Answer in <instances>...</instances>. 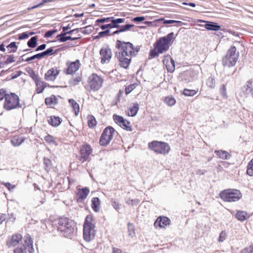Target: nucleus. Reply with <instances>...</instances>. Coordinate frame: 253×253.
Returning <instances> with one entry per match:
<instances>
[{"label":"nucleus","mask_w":253,"mask_h":253,"mask_svg":"<svg viewBox=\"0 0 253 253\" xmlns=\"http://www.w3.org/2000/svg\"><path fill=\"white\" fill-rule=\"evenodd\" d=\"M15 61L14 56L13 55H11L8 56L7 59L6 60L5 63L6 64H9Z\"/></svg>","instance_id":"60"},{"label":"nucleus","mask_w":253,"mask_h":253,"mask_svg":"<svg viewBox=\"0 0 253 253\" xmlns=\"http://www.w3.org/2000/svg\"><path fill=\"white\" fill-rule=\"evenodd\" d=\"M37 37H32L27 42V45L29 47L34 48L37 45Z\"/></svg>","instance_id":"33"},{"label":"nucleus","mask_w":253,"mask_h":253,"mask_svg":"<svg viewBox=\"0 0 253 253\" xmlns=\"http://www.w3.org/2000/svg\"><path fill=\"white\" fill-rule=\"evenodd\" d=\"M113 119L115 121V122L120 126H121V125L124 123L123 122L125 121V119H124L123 117L122 116L117 115H113Z\"/></svg>","instance_id":"40"},{"label":"nucleus","mask_w":253,"mask_h":253,"mask_svg":"<svg viewBox=\"0 0 253 253\" xmlns=\"http://www.w3.org/2000/svg\"><path fill=\"white\" fill-rule=\"evenodd\" d=\"M89 193V190L87 187L78 189L76 194L77 202H82L86 198Z\"/></svg>","instance_id":"19"},{"label":"nucleus","mask_w":253,"mask_h":253,"mask_svg":"<svg viewBox=\"0 0 253 253\" xmlns=\"http://www.w3.org/2000/svg\"><path fill=\"white\" fill-rule=\"evenodd\" d=\"M247 173L250 176L253 175V159L248 163Z\"/></svg>","instance_id":"39"},{"label":"nucleus","mask_w":253,"mask_h":253,"mask_svg":"<svg viewBox=\"0 0 253 253\" xmlns=\"http://www.w3.org/2000/svg\"><path fill=\"white\" fill-rule=\"evenodd\" d=\"M22 236L19 234L13 235L10 240L7 242V246L8 248L18 246L20 244V241H22Z\"/></svg>","instance_id":"20"},{"label":"nucleus","mask_w":253,"mask_h":253,"mask_svg":"<svg viewBox=\"0 0 253 253\" xmlns=\"http://www.w3.org/2000/svg\"><path fill=\"white\" fill-rule=\"evenodd\" d=\"M54 0H42V2H41L40 3L36 5H35V6L32 7L31 8H29V9H35V8H38V7H40L44 3H46L47 2H51Z\"/></svg>","instance_id":"51"},{"label":"nucleus","mask_w":253,"mask_h":253,"mask_svg":"<svg viewBox=\"0 0 253 253\" xmlns=\"http://www.w3.org/2000/svg\"><path fill=\"white\" fill-rule=\"evenodd\" d=\"M241 97H247L250 94L253 98V82L252 80H249L246 82L245 84L241 87L240 92Z\"/></svg>","instance_id":"11"},{"label":"nucleus","mask_w":253,"mask_h":253,"mask_svg":"<svg viewBox=\"0 0 253 253\" xmlns=\"http://www.w3.org/2000/svg\"><path fill=\"white\" fill-rule=\"evenodd\" d=\"M56 52H53V48L50 47L49 48L47 49L46 50L41 52L35 54L30 57H29L26 59V61L29 62L31 60H34L36 58L41 59V58L44 57L45 56H50L55 54Z\"/></svg>","instance_id":"15"},{"label":"nucleus","mask_w":253,"mask_h":253,"mask_svg":"<svg viewBox=\"0 0 253 253\" xmlns=\"http://www.w3.org/2000/svg\"><path fill=\"white\" fill-rule=\"evenodd\" d=\"M57 99L54 95H52L49 97H47L45 99V103L47 105H51L57 103Z\"/></svg>","instance_id":"29"},{"label":"nucleus","mask_w":253,"mask_h":253,"mask_svg":"<svg viewBox=\"0 0 253 253\" xmlns=\"http://www.w3.org/2000/svg\"><path fill=\"white\" fill-rule=\"evenodd\" d=\"M116 47L118 48L115 54V57L120 62L122 67L126 69L128 67L131 58L135 56L140 48L138 46L133 47V45L129 42H122L117 40Z\"/></svg>","instance_id":"1"},{"label":"nucleus","mask_w":253,"mask_h":253,"mask_svg":"<svg viewBox=\"0 0 253 253\" xmlns=\"http://www.w3.org/2000/svg\"><path fill=\"white\" fill-rule=\"evenodd\" d=\"M46 47V45L45 44H42L38 46V47L36 49V51H39L40 50H44Z\"/></svg>","instance_id":"63"},{"label":"nucleus","mask_w":253,"mask_h":253,"mask_svg":"<svg viewBox=\"0 0 253 253\" xmlns=\"http://www.w3.org/2000/svg\"><path fill=\"white\" fill-rule=\"evenodd\" d=\"M49 124L53 126H57L61 123V119L58 117L51 116L48 120Z\"/></svg>","instance_id":"26"},{"label":"nucleus","mask_w":253,"mask_h":253,"mask_svg":"<svg viewBox=\"0 0 253 253\" xmlns=\"http://www.w3.org/2000/svg\"><path fill=\"white\" fill-rule=\"evenodd\" d=\"M110 32L109 29H107L104 31L99 32L98 35L96 36V39L110 36Z\"/></svg>","instance_id":"42"},{"label":"nucleus","mask_w":253,"mask_h":253,"mask_svg":"<svg viewBox=\"0 0 253 253\" xmlns=\"http://www.w3.org/2000/svg\"><path fill=\"white\" fill-rule=\"evenodd\" d=\"M44 140L49 145H53L55 146L57 145L55 140V138L53 136L50 134H47L44 137Z\"/></svg>","instance_id":"30"},{"label":"nucleus","mask_w":253,"mask_h":253,"mask_svg":"<svg viewBox=\"0 0 253 253\" xmlns=\"http://www.w3.org/2000/svg\"><path fill=\"white\" fill-rule=\"evenodd\" d=\"M115 132V129L112 126H109L103 130L99 140V144L101 146L108 145L112 140Z\"/></svg>","instance_id":"9"},{"label":"nucleus","mask_w":253,"mask_h":253,"mask_svg":"<svg viewBox=\"0 0 253 253\" xmlns=\"http://www.w3.org/2000/svg\"><path fill=\"white\" fill-rule=\"evenodd\" d=\"M160 20L163 21V23L165 24H170L173 23L177 24L176 26H179L183 25V23L180 21H176L173 20H165L164 19H161Z\"/></svg>","instance_id":"36"},{"label":"nucleus","mask_w":253,"mask_h":253,"mask_svg":"<svg viewBox=\"0 0 253 253\" xmlns=\"http://www.w3.org/2000/svg\"><path fill=\"white\" fill-rule=\"evenodd\" d=\"M239 57V53L236 52V48L232 46L222 59V64L229 68L235 65Z\"/></svg>","instance_id":"5"},{"label":"nucleus","mask_w":253,"mask_h":253,"mask_svg":"<svg viewBox=\"0 0 253 253\" xmlns=\"http://www.w3.org/2000/svg\"><path fill=\"white\" fill-rule=\"evenodd\" d=\"M247 213L244 211H239L236 214V217L240 221H244L246 219Z\"/></svg>","instance_id":"34"},{"label":"nucleus","mask_w":253,"mask_h":253,"mask_svg":"<svg viewBox=\"0 0 253 253\" xmlns=\"http://www.w3.org/2000/svg\"><path fill=\"white\" fill-rule=\"evenodd\" d=\"M200 22L207 23L205 25V27L208 30L216 31L219 30L220 28V26L218 25L216 23L214 22H207L203 20H200Z\"/></svg>","instance_id":"22"},{"label":"nucleus","mask_w":253,"mask_h":253,"mask_svg":"<svg viewBox=\"0 0 253 253\" xmlns=\"http://www.w3.org/2000/svg\"><path fill=\"white\" fill-rule=\"evenodd\" d=\"M91 152V149L89 145H83L80 150L81 159L83 162L87 160Z\"/></svg>","instance_id":"16"},{"label":"nucleus","mask_w":253,"mask_h":253,"mask_svg":"<svg viewBox=\"0 0 253 253\" xmlns=\"http://www.w3.org/2000/svg\"><path fill=\"white\" fill-rule=\"evenodd\" d=\"M160 53L158 52L157 49H156V46H155V48L153 50H151L150 52V55L152 58H154L156 56H158L159 54Z\"/></svg>","instance_id":"56"},{"label":"nucleus","mask_w":253,"mask_h":253,"mask_svg":"<svg viewBox=\"0 0 253 253\" xmlns=\"http://www.w3.org/2000/svg\"><path fill=\"white\" fill-rule=\"evenodd\" d=\"M137 84H133L126 86L125 88V93L126 95L129 94L132 90H133L136 87Z\"/></svg>","instance_id":"43"},{"label":"nucleus","mask_w":253,"mask_h":253,"mask_svg":"<svg viewBox=\"0 0 253 253\" xmlns=\"http://www.w3.org/2000/svg\"><path fill=\"white\" fill-rule=\"evenodd\" d=\"M163 63L165 65L169 73H172L174 71L175 64L174 61L170 56L167 55L165 56L163 60Z\"/></svg>","instance_id":"17"},{"label":"nucleus","mask_w":253,"mask_h":253,"mask_svg":"<svg viewBox=\"0 0 253 253\" xmlns=\"http://www.w3.org/2000/svg\"><path fill=\"white\" fill-rule=\"evenodd\" d=\"M140 202V201L138 199H130V198H128L126 199V203L128 205H130L131 206H134L137 205L139 204Z\"/></svg>","instance_id":"46"},{"label":"nucleus","mask_w":253,"mask_h":253,"mask_svg":"<svg viewBox=\"0 0 253 253\" xmlns=\"http://www.w3.org/2000/svg\"><path fill=\"white\" fill-rule=\"evenodd\" d=\"M69 102L72 106L73 110L75 112V115L77 116L80 112L79 105L73 99H70L69 100Z\"/></svg>","instance_id":"28"},{"label":"nucleus","mask_w":253,"mask_h":253,"mask_svg":"<svg viewBox=\"0 0 253 253\" xmlns=\"http://www.w3.org/2000/svg\"><path fill=\"white\" fill-rule=\"evenodd\" d=\"M123 123H123L120 126L121 127L126 129L127 131H132L131 126L130 125V123L129 122L126 120H125Z\"/></svg>","instance_id":"41"},{"label":"nucleus","mask_w":253,"mask_h":253,"mask_svg":"<svg viewBox=\"0 0 253 253\" xmlns=\"http://www.w3.org/2000/svg\"><path fill=\"white\" fill-rule=\"evenodd\" d=\"M112 55L111 50L108 46L102 47L100 50L101 63L102 64L109 63L112 57Z\"/></svg>","instance_id":"13"},{"label":"nucleus","mask_w":253,"mask_h":253,"mask_svg":"<svg viewBox=\"0 0 253 253\" xmlns=\"http://www.w3.org/2000/svg\"><path fill=\"white\" fill-rule=\"evenodd\" d=\"M174 38V34L173 32L169 34L166 36L160 38L155 44L156 49L158 52L162 53L167 51Z\"/></svg>","instance_id":"4"},{"label":"nucleus","mask_w":253,"mask_h":253,"mask_svg":"<svg viewBox=\"0 0 253 253\" xmlns=\"http://www.w3.org/2000/svg\"><path fill=\"white\" fill-rule=\"evenodd\" d=\"M253 253V246H250L242 250L240 253Z\"/></svg>","instance_id":"52"},{"label":"nucleus","mask_w":253,"mask_h":253,"mask_svg":"<svg viewBox=\"0 0 253 253\" xmlns=\"http://www.w3.org/2000/svg\"><path fill=\"white\" fill-rule=\"evenodd\" d=\"M57 230L61 235L71 238L74 232L75 222L66 217L60 218L58 220Z\"/></svg>","instance_id":"2"},{"label":"nucleus","mask_w":253,"mask_h":253,"mask_svg":"<svg viewBox=\"0 0 253 253\" xmlns=\"http://www.w3.org/2000/svg\"><path fill=\"white\" fill-rule=\"evenodd\" d=\"M165 102L169 106H171L175 104L176 101L174 97L172 96H167L165 97Z\"/></svg>","instance_id":"37"},{"label":"nucleus","mask_w":253,"mask_h":253,"mask_svg":"<svg viewBox=\"0 0 253 253\" xmlns=\"http://www.w3.org/2000/svg\"><path fill=\"white\" fill-rule=\"evenodd\" d=\"M88 126L89 127H93L95 126V118L93 116H88Z\"/></svg>","instance_id":"45"},{"label":"nucleus","mask_w":253,"mask_h":253,"mask_svg":"<svg viewBox=\"0 0 253 253\" xmlns=\"http://www.w3.org/2000/svg\"><path fill=\"white\" fill-rule=\"evenodd\" d=\"M77 39V38H72L71 36H62L61 37V38H59L58 39V40L61 42H65L68 40L74 41V40H76Z\"/></svg>","instance_id":"48"},{"label":"nucleus","mask_w":253,"mask_h":253,"mask_svg":"<svg viewBox=\"0 0 253 253\" xmlns=\"http://www.w3.org/2000/svg\"><path fill=\"white\" fill-rule=\"evenodd\" d=\"M220 198L226 202H235L241 197V194L237 190H225L220 193Z\"/></svg>","instance_id":"8"},{"label":"nucleus","mask_w":253,"mask_h":253,"mask_svg":"<svg viewBox=\"0 0 253 253\" xmlns=\"http://www.w3.org/2000/svg\"><path fill=\"white\" fill-rule=\"evenodd\" d=\"M110 17L112 18V19H110L109 23H105V24L100 25V28L101 29L104 30L106 29H108V28H119L120 27L119 24L124 22L125 20L124 18L114 19L113 17Z\"/></svg>","instance_id":"12"},{"label":"nucleus","mask_w":253,"mask_h":253,"mask_svg":"<svg viewBox=\"0 0 253 253\" xmlns=\"http://www.w3.org/2000/svg\"><path fill=\"white\" fill-rule=\"evenodd\" d=\"M112 206L116 210H119L120 208V205L119 203L116 201H114L112 202Z\"/></svg>","instance_id":"64"},{"label":"nucleus","mask_w":253,"mask_h":253,"mask_svg":"<svg viewBox=\"0 0 253 253\" xmlns=\"http://www.w3.org/2000/svg\"><path fill=\"white\" fill-rule=\"evenodd\" d=\"M144 19H145L144 17L138 16V17H134L133 19V21L135 22H139L143 21Z\"/></svg>","instance_id":"62"},{"label":"nucleus","mask_w":253,"mask_h":253,"mask_svg":"<svg viewBox=\"0 0 253 253\" xmlns=\"http://www.w3.org/2000/svg\"><path fill=\"white\" fill-rule=\"evenodd\" d=\"M226 237V234L225 231H222L219 235L218 239L219 242H223L225 240Z\"/></svg>","instance_id":"58"},{"label":"nucleus","mask_w":253,"mask_h":253,"mask_svg":"<svg viewBox=\"0 0 253 253\" xmlns=\"http://www.w3.org/2000/svg\"><path fill=\"white\" fill-rule=\"evenodd\" d=\"M123 94H124V91H123V90H119V93H118V95H117V101H116V102H115V105H117L118 102H120V98H121V97L123 95Z\"/></svg>","instance_id":"61"},{"label":"nucleus","mask_w":253,"mask_h":253,"mask_svg":"<svg viewBox=\"0 0 253 253\" xmlns=\"http://www.w3.org/2000/svg\"><path fill=\"white\" fill-rule=\"evenodd\" d=\"M2 184L4 185L10 191H12L15 187V185L11 184L9 182H2Z\"/></svg>","instance_id":"53"},{"label":"nucleus","mask_w":253,"mask_h":253,"mask_svg":"<svg viewBox=\"0 0 253 253\" xmlns=\"http://www.w3.org/2000/svg\"><path fill=\"white\" fill-rule=\"evenodd\" d=\"M95 74L93 73L89 77L88 79V85L90 86V88L92 90L95 89Z\"/></svg>","instance_id":"35"},{"label":"nucleus","mask_w":253,"mask_h":253,"mask_svg":"<svg viewBox=\"0 0 253 253\" xmlns=\"http://www.w3.org/2000/svg\"><path fill=\"white\" fill-rule=\"evenodd\" d=\"M111 19L112 18L110 17L107 18H99L96 19V32H98L100 29V25L104 24V23H109Z\"/></svg>","instance_id":"23"},{"label":"nucleus","mask_w":253,"mask_h":253,"mask_svg":"<svg viewBox=\"0 0 253 253\" xmlns=\"http://www.w3.org/2000/svg\"><path fill=\"white\" fill-rule=\"evenodd\" d=\"M170 220L169 218L163 216H160L157 218L154 223V226L157 227H160L161 228L164 227L165 226L169 224Z\"/></svg>","instance_id":"21"},{"label":"nucleus","mask_w":253,"mask_h":253,"mask_svg":"<svg viewBox=\"0 0 253 253\" xmlns=\"http://www.w3.org/2000/svg\"><path fill=\"white\" fill-rule=\"evenodd\" d=\"M19 96L14 93L6 94L5 98L4 108L6 110H11L20 107Z\"/></svg>","instance_id":"6"},{"label":"nucleus","mask_w":253,"mask_h":253,"mask_svg":"<svg viewBox=\"0 0 253 253\" xmlns=\"http://www.w3.org/2000/svg\"><path fill=\"white\" fill-rule=\"evenodd\" d=\"M19 40H22L27 39L29 37V35L27 32H23L19 35Z\"/></svg>","instance_id":"59"},{"label":"nucleus","mask_w":253,"mask_h":253,"mask_svg":"<svg viewBox=\"0 0 253 253\" xmlns=\"http://www.w3.org/2000/svg\"><path fill=\"white\" fill-rule=\"evenodd\" d=\"M68 68L64 71V72L67 75H72L78 71L81 66L79 60H77L74 62L68 61L66 63Z\"/></svg>","instance_id":"14"},{"label":"nucleus","mask_w":253,"mask_h":253,"mask_svg":"<svg viewBox=\"0 0 253 253\" xmlns=\"http://www.w3.org/2000/svg\"><path fill=\"white\" fill-rule=\"evenodd\" d=\"M44 164L46 168L49 169L51 166V161L47 158H44Z\"/></svg>","instance_id":"57"},{"label":"nucleus","mask_w":253,"mask_h":253,"mask_svg":"<svg viewBox=\"0 0 253 253\" xmlns=\"http://www.w3.org/2000/svg\"><path fill=\"white\" fill-rule=\"evenodd\" d=\"M103 81L104 80L102 78L96 75V90L102 87Z\"/></svg>","instance_id":"38"},{"label":"nucleus","mask_w":253,"mask_h":253,"mask_svg":"<svg viewBox=\"0 0 253 253\" xmlns=\"http://www.w3.org/2000/svg\"><path fill=\"white\" fill-rule=\"evenodd\" d=\"M17 46L16 44V42H11L10 44H9L7 46L6 48L9 50V48H13V49L9 51V52H15L16 51V50L17 49Z\"/></svg>","instance_id":"47"},{"label":"nucleus","mask_w":253,"mask_h":253,"mask_svg":"<svg viewBox=\"0 0 253 253\" xmlns=\"http://www.w3.org/2000/svg\"><path fill=\"white\" fill-rule=\"evenodd\" d=\"M127 228L129 236L132 238L134 237L135 236V229L133 224L131 223L128 222L127 224Z\"/></svg>","instance_id":"31"},{"label":"nucleus","mask_w":253,"mask_h":253,"mask_svg":"<svg viewBox=\"0 0 253 253\" xmlns=\"http://www.w3.org/2000/svg\"><path fill=\"white\" fill-rule=\"evenodd\" d=\"M134 25L133 24H126L121 26L119 29V31L124 32L129 30L131 28L133 27Z\"/></svg>","instance_id":"49"},{"label":"nucleus","mask_w":253,"mask_h":253,"mask_svg":"<svg viewBox=\"0 0 253 253\" xmlns=\"http://www.w3.org/2000/svg\"><path fill=\"white\" fill-rule=\"evenodd\" d=\"M57 32V30L56 29H53V30H49L48 31H47L45 34H44V37L45 38H49L50 37H51L53 34H54V33H56Z\"/></svg>","instance_id":"54"},{"label":"nucleus","mask_w":253,"mask_h":253,"mask_svg":"<svg viewBox=\"0 0 253 253\" xmlns=\"http://www.w3.org/2000/svg\"><path fill=\"white\" fill-rule=\"evenodd\" d=\"M214 153L219 158L223 160H229L231 156L228 152L222 150H215Z\"/></svg>","instance_id":"24"},{"label":"nucleus","mask_w":253,"mask_h":253,"mask_svg":"<svg viewBox=\"0 0 253 253\" xmlns=\"http://www.w3.org/2000/svg\"><path fill=\"white\" fill-rule=\"evenodd\" d=\"M36 84L37 86L36 91L38 93H42L46 86V83L43 82L39 79L36 80Z\"/></svg>","instance_id":"25"},{"label":"nucleus","mask_w":253,"mask_h":253,"mask_svg":"<svg viewBox=\"0 0 253 253\" xmlns=\"http://www.w3.org/2000/svg\"><path fill=\"white\" fill-rule=\"evenodd\" d=\"M207 84L211 88H214L215 87V80L212 77H210L207 80Z\"/></svg>","instance_id":"50"},{"label":"nucleus","mask_w":253,"mask_h":253,"mask_svg":"<svg viewBox=\"0 0 253 253\" xmlns=\"http://www.w3.org/2000/svg\"><path fill=\"white\" fill-rule=\"evenodd\" d=\"M196 93L197 91L193 89H184L183 90V94L188 96H194Z\"/></svg>","instance_id":"44"},{"label":"nucleus","mask_w":253,"mask_h":253,"mask_svg":"<svg viewBox=\"0 0 253 253\" xmlns=\"http://www.w3.org/2000/svg\"><path fill=\"white\" fill-rule=\"evenodd\" d=\"M34 253L33 241L31 238L24 240V243L21 242L14 250V253Z\"/></svg>","instance_id":"10"},{"label":"nucleus","mask_w":253,"mask_h":253,"mask_svg":"<svg viewBox=\"0 0 253 253\" xmlns=\"http://www.w3.org/2000/svg\"><path fill=\"white\" fill-rule=\"evenodd\" d=\"M95 220L92 215H87L84 224L83 236L84 239L89 242L95 237Z\"/></svg>","instance_id":"3"},{"label":"nucleus","mask_w":253,"mask_h":253,"mask_svg":"<svg viewBox=\"0 0 253 253\" xmlns=\"http://www.w3.org/2000/svg\"><path fill=\"white\" fill-rule=\"evenodd\" d=\"M149 148L157 154H167L170 151V146L165 142L154 141L148 144Z\"/></svg>","instance_id":"7"},{"label":"nucleus","mask_w":253,"mask_h":253,"mask_svg":"<svg viewBox=\"0 0 253 253\" xmlns=\"http://www.w3.org/2000/svg\"><path fill=\"white\" fill-rule=\"evenodd\" d=\"M82 81V78L80 77H78L75 79H73L70 81V84L72 85H75L80 83Z\"/></svg>","instance_id":"55"},{"label":"nucleus","mask_w":253,"mask_h":253,"mask_svg":"<svg viewBox=\"0 0 253 253\" xmlns=\"http://www.w3.org/2000/svg\"><path fill=\"white\" fill-rule=\"evenodd\" d=\"M23 139H22V138H19L18 137H14L11 140L12 144L14 146H19L23 142Z\"/></svg>","instance_id":"32"},{"label":"nucleus","mask_w":253,"mask_h":253,"mask_svg":"<svg viewBox=\"0 0 253 253\" xmlns=\"http://www.w3.org/2000/svg\"><path fill=\"white\" fill-rule=\"evenodd\" d=\"M139 110V104L137 102L134 103L133 106L129 108L128 115L131 117L135 116Z\"/></svg>","instance_id":"27"},{"label":"nucleus","mask_w":253,"mask_h":253,"mask_svg":"<svg viewBox=\"0 0 253 253\" xmlns=\"http://www.w3.org/2000/svg\"><path fill=\"white\" fill-rule=\"evenodd\" d=\"M59 73L60 71L56 68H51L45 74L44 79L47 81H54Z\"/></svg>","instance_id":"18"}]
</instances>
